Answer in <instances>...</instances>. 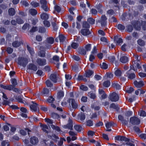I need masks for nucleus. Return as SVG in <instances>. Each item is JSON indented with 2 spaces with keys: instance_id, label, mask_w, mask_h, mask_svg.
I'll list each match as a JSON object with an SVG mask.
<instances>
[{
  "instance_id": "f257e3e1",
  "label": "nucleus",
  "mask_w": 146,
  "mask_h": 146,
  "mask_svg": "<svg viewBox=\"0 0 146 146\" xmlns=\"http://www.w3.org/2000/svg\"><path fill=\"white\" fill-rule=\"evenodd\" d=\"M27 59L25 58L19 57L18 59L17 63L19 65L25 67L28 63Z\"/></svg>"
},
{
  "instance_id": "f03ea898",
  "label": "nucleus",
  "mask_w": 146,
  "mask_h": 146,
  "mask_svg": "<svg viewBox=\"0 0 146 146\" xmlns=\"http://www.w3.org/2000/svg\"><path fill=\"white\" fill-rule=\"evenodd\" d=\"M108 98L112 102H116L119 100V97L117 93L113 92L110 94Z\"/></svg>"
},
{
  "instance_id": "7ed1b4c3",
  "label": "nucleus",
  "mask_w": 146,
  "mask_h": 146,
  "mask_svg": "<svg viewBox=\"0 0 146 146\" xmlns=\"http://www.w3.org/2000/svg\"><path fill=\"white\" fill-rule=\"evenodd\" d=\"M130 122L132 125H137L140 123V120L136 117H131L130 119Z\"/></svg>"
},
{
  "instance_id": "20e7f679",
  "label": "nucleus",
  "mask_w": 146,
  "mask_h": 146,
  "mask_svg": "<svg viewBox=\"0 0 146 146\" xmlns=\"http://www.w3.org/2000/svg\"><path fill=\"white\" fill-rule=\"evenodd\" d=\"M73 121L70 118H69L68 121V123L66 125H64L63 127L65 129H68L70 130L73 129Z\"/></svg>"
},
{
  "instance_id": "39448f33",
  "label": "nucleus",
  "mask_w": 146,
  "mask_h": 146,
  "mask_svg": "<svg viewBox=\"0 0 146 146\" xmlns=\"http://www.w3.org/2000/svg\"><path fill=\"white\" fill-rule=\"evenodd\" d=\"M36 62L37 64L40 66H43L46 64V60L45 59L38 58Z\"/></svg>"
},
{
  "instance_id": "423d86ee",
  "label": "nucleus",
  "mask_w": 146,
  "mask_h": 146,
  "mask_svg": "<svg viewBox=\"0 0 146 146\" xmlns=\"http://www.w3.org/2000/svg\"><path fill=\"white\" fill-rule=\"evenodd\" d=\"M107 18L105 15H102L101 17V19L98 21L99 23H100L101 26H105L107 23Z\"/></svg>"
},
{
  "instance_id": "0eeeda50",
  "label": "nucleus",
  "mask_w": 146,
  "mask_h": 146,
  "mask_svg": "<svg viewBox=\"0 0 146 146\" xmlns=\"http://www.w3.org/2000/svg\"><path fill=\"white\" fill-rule=\"evenodd\" d=\"M140 62H135V61H133V65L130 66L131 69L135 71L134 66L137 67L138 69H141V66L140 65Z\"/></svg>"
},
{
  "instance_id": "6e6552de",
  "label": "nucleus",
  "mask_w": 146,
  "mask_h": 146,
  "mask_svg": "<svg viewBox=\"0 0 146 146\" xmlns=\"http://www.w3.org/2000/svg\"><path fill=\"white\" fill-rule=\"evenodd\" d=\"M28 69L27 70V71L28 70H31L35 71H36L37 70V67L36 65L33 63L29 64L27 66Z\"/></svg>"
},
{
  "instance_id": "1a4fd4ad",
  "label": "nucleus",
  "mask_w": 146,
  "mask_h": 146,
  "mask_svg": "<svg viewBox=\"0 0 146 146\" xmlns=\"http://www.w3.org/2000/svg\"><path fill=\"white\" fill-rule=\"evenodd\" d=\"M40 3L41 5V7L45 11H48V8L46 6L47 2L45 0H41Z\"/></svg>"
},
{
  "instance_id": "9d476101",
  "label": "nucleus",
  "mask_w": 146,
  "mask_h": 146,
  "mask_svg": "<svg viewBox=\"0 0 146 146\" xmlns=\"http://www.w3.org/2000/svg\"><path fill=\"white\" fill-rule=\"evenodd\" d=\"M86 116L85 114L82 112H81L78 115V119L81 123L83 122Z\"/></svg>"
},
{
  "instance_id": "9b49d317",
  "label": "nucleus",
  "mask_w": 146,
  "mask_h": 146,
  "mask_svg": "<svg viewBox=\"0 0 146 146\" xmlns=\"http://www.w3.org/2000/svg\"><path fill=\"white\" fill-rule=\"evenodd\" d=\"M132 24L135 29L137 30H140L141 29L140 22L139 21H133Z\"/></svg>"
},
{
  "instance_id": "f8f14e48",
  "label": "nucleus",
  "mask_w": 146,
  "mask_h": 146,
  "mask_svg": "<svg viewBox=\"0 0 146 146\" xmlns=\"http://www.w3.org/2000/svg\"><path fill=\"white\" fill-rule=\"evenodd\" d=\"M67 102L70 104L71 103V105L73 109H76L78 107L77 104L75 102V100L73 99H69L67 100Z\"/></svg>"
},
{
  "instance_id": "ddd939ff",
  "label": "nucleus",
  "mask_w": 146,
  "mask_h": 146,
  "mask_svg": "<svg viewBox=\"0 0 146 146\" xmlns=\"http://www.w3.org/2000/svg\"><path fill=\"white\" fill-rule=\"evenodd\" d=\"M58 77L55 73L51 74L50 76V78L53 82H57Z\"/></svg>"
},
{
  "instance_id": "4468645a",
  "label": "nucleus",
  "mask_w": 146,
  "mask_h": 146,
  "mask_svg": "<svg viewBox=\"0 0 146 146\" xmlns=\"http://www.w3.org/2000/svg\"><path fill=\"white\" fill-rule=\"evenodd\" d=\"M125 76L128 77V78L130 79H133L135 77V75L134 73L130 72V70L127 72Z\"/></svg>"
},
{
  "instance_id": "2eb2a0df",
  "label": "nucleus",
  "mask_w": 146,
  "mask_h": 146,
  "mask_svg": "<svg viewBox=\"0 0 146 146\" xmlns=\"http://www.w3.org/2000/svg\"><path fill=\"white\" fill-rule=\"evenodd\" d=\"M0 87L4 89H6L9 90H12L14 88L12 85H11L5 86L2 84H0Z\"/></svg>"
},
{
  "instance_id": "dca6fc26",
  "label": "nucleus",
  "mask_w": 146,
  "mask_h": 146,
  "mask_svg": "<svg viewBox=\"0 0 146 146\" xmlns=\"http://www.w3.org/2000/svg\"><path fill=\"white\" fill-rule=\"evenodd\" d=\"M134 85L138 88H140L142 87L144 85L143 82L142 81H140L138 82L135 80L134 82Z\"/></svg>"
},
{
  "instance_id": "f3484780",
  "label": "nucleus",
  "mask_w": 146,
  "mask_h": 146,
  "mask_svg": "<svg viewBox=\"0 0 146 146\" xmlns=\"http://www.w3.org/2000/svg\"><path fill=\"white\" fill-rule=\"evenodd\" d=\"M38 138L35 136L33 137L30 138V142L33 145H36L38 142Z\"/></svg>"
},
{
  "instance_id": "a211bd4d",
  "label": "nucleus",
  "mask_w": 146,
  "mask_h": 146,
  "mask_svg": "<svg viewBox=\"0 0 146 146\" xmlns=\"http://www.w3.org/2000/svg\"><path fill=\"white\" fill-rule=\"evenodd\" d=\"M80 32L82 35L84 36H87L91 33L89 30L87 29H82L81 30Z\"/></svg>"
},
{
  "instance_id": "6ab92c4d",
  "label": "nucleus",
  "mask_w": 146,
  "mask_h": 146,
  "mask_svg": "<svg viewBox=\"0 0 146 146\" xmlns=\"http://www.w3.org/2000/svg\"><path fill=\"white\" fill-rule=\"evenodd\" d=\"M22 43V42L21 41L15 40L12 43V45L13 47L17 48L20 46Z\"/></svg>"
},
{
  "instance_id": "aec40b11",
  "label": "nucleus",
  "mask_w": 146,
  "mask_h": 146,
  "mask_svg": "<svg viewBox=\"0 0 146 146\" xmlns=\"http://www.w3.org/2000/svg\"><path fill=\"white\" fill-rule=\"evenodd\" d=\"M53 21L52 22V24L53 27V30L55 31H56L58 29V27L56 24V18H53Z\"/></svg>"
},
{
  "instance_id": "412c9836",
  "label": "nucleus",
  "mask_w": 146,
  "mask_h": 146,
  "mask_svg": "<svg viewBox=\"0 0 146 146\" xmlns=\"http://www.w3.org/2000/svg\"><path fill=\"white\" fill-rule=\"evenodd\" d=\"M33 104L30 106V108L31 110L34 111H37V106L38 104L34 102H32Z\"/></svg>"
},
{
  "instance_id": "4be33fe9",
  "label": "nucleus",
  "mask_w": 146,
  "mask_h": 146,
  "mask_svg": "<svg viewBox=\"0 0 146 146\" xmlns=\"http://www.w3.org/2000/svg\"><path fill=\"white\" fill-rule=\"evenodd\" d=\"M114 40L115 42H116L118 44H119L123 42L122 39L119 38L118 36H115L114 37Z\"/></svg>"
},
{
  "instance_id": "5701e85b",
  "label": "nucleus",
  "mask_w": 146,
  "mask_h": 146,
  "mask_svg": "<svg viewBox=\"0 0 146 146\" xmlns=\"http://www.w3.org/2000/svg\"><path fill=\"white\" fill-rule=\"evenodd\" d=\"M50 138L52 139L55 143H56L59 139V138L58 136L55 134H53L52 136H50Z\"/></svg>"
},
{
  "instance_id": "b1692460",
  "label": "nucleus",
  "mask_w": 146,
  "mask_h": 146,
  "mask_svg": "<svg viewBox=\"0 0 146 146\" xmlns=\"http://www.w3.org/2000/svg\"><path fill=\"white\" fill-rule=\"evenodd\" d=\"M9 14V15L13 16L15 13V11L14 8H11L8 10Z\"/></svg>"
},
{
  "instance_id": "393cba45",
  "label": "nucleus",
  "mask_w": 146,
  "mask_h": 146,
  "mask_svg": "<svg viewBox=\"0 0 146 146\" xmlns=\"http://www.w3.org/2000/svg\"><path fill=\"white\" fill-rule=\"evenodd\" d=\"M74 128L76 131L79 132H81L83 129L82 126L79 125H74Z\"/></svg>"
},
{
  "instance_id": "a878e982",
  "label": "nucleus",
  "mask_w": 146,
  "mask_h": 146,
  "mask_svg": "<svg viewBox=\"0 0 146 146\" xmlns=\"http://www.w3.org/2000/svg\"><path fill=\"white\" fill-rule=\"evenodd\" d=\"M40 18L44 20H46L49 18V16L48 14L45 13H43L40 15Z\"/></svg>"
},
{
  "instance_id": "bb28decb",
  "label": "nucleus",
  "mask_w": 146,
  "mask_h": 146,
  "mask_svg": "<svg viewBox=\"0 0 146 146\" xmlns=\"http://www.w3.org/2000/svg\"><path fill=\"white\" fill-rule=\"evenodd\" d=\"M120 61L122 63H125L128 62V58L126 56H123L120 58Z\"/></svg>"
},
{
  "instance_id": "cd10ccee",
  "label": "nucleus",
  "mask_w": 146,
  "mask_h": 146,
  "mask_svg": "<svg viewBox=\"0 0 146 146\" xmlns=\"http://www.w3.org/2000/svg\"><path fill=\"white\" fill-rule=\"evenodd\" d=\"M45 41L47 42V43L52 44L54 43V39L52 37H50L47 38Z\"/></svg>"
},
{
  "instance_id": "c85d7f7f",
  "label": "nucleus",
  "mask_w": 146,
  "mask_h": 146,
  "mask_svg": "<svg viewBox=\"0 0 146 146\" xmlns=\"http://www.w3.org/2000/svg\"><path fill=\"white\" fill-rule=\"evenodd\" d=\"M108 58L111 62L112 63L115 62V64L117 63V61L115 60V57L114 56H110L108 57Z\"/></svg>"
},
{
  "instance_id": "c756f323",
  "label": "nucleus",
  "mask_w": 146,
  "mask_h": 146,
  "mask_svg": "<svg viewBox=\"0 0 146 146\" xmlns=\"http://www.w3.org/2000/svg\"><path fill=\"white\" fill-rule=\"evenodd\" d=\"M122 74V72L119 69H117L115 72V75L117 77H120Z\"/></svg>"
},
{
  "instance_id": "7c9ffc66",
  "label": "nucleus",
  "mask_w": 146,
  "mask_h": 146,
  "mask_svg": "<svg viewBox=\"0 0 146 146\" xmlns=\"http://www.w3.org/2000/svg\"><path fill=\"white\" fill-rule=\"evenodd\" d=\"M27 47L28 50L30 54L31 55H33L35 53L33 49L28 44L27 45Z\"/></svg>"
},
{
  "instance_id": "2f4dec72",
  "label": "nucleus",
  "mask_w": 146,
  "mask_h": 146,
  "mask_svg": "<svg viewBox=\"0 0 146 146\" xmlns=\"http://www.w3.org/2000/svg\"><path fill=\"white\" fill-rule=\"evenodd\" d=\"M110 108L115 109L117 111L119 109L118 105L113 103H112L110 105Z\"/></svg>"
},
{
  "instance_id": "473e14b6",
  "label": "nucleus",
  "mask_w": 146,
  "mask_h": 146,
  "mask_svg": "<svg viewBox=\"0 0 146 146\" xmlns=\"http://www.w3.org/2000/svg\"><path fill=\"white\" fill-rule=\"evenodd\" d=\"M29 13L32 15H35L37 13V11L36 9H29Z\"/></svg>"
},
{
  "instance_id": "72a5a7b5",
  "label": "nucleus",
  "mask_w": 146,
  "mask_h": 146,
  "mask_svg": "<svg viewBox=\"0 0 146 146\" xmlns=\"http://www.w3.org/2000/svg\"><path fill=\"white\" fill-rule=\"evenodd\" d=\"M94 73L93 71L89 70L86 71V76L87 77H89Z\"/></svg>"
},
{
  "instance_id": "f704fd0d",
  "label": "nucleus",
  "mask_w": 146,
  "mask_h": 146,
  "mask_svg": "<svg viewBox=\"0 0 146 146\" xmlns=\"http://www.w3.org/2000/svg\"><path fill=\"white\" fill-rule=\"evenodd\" d=\"M41 127H42V129L44 132L47 133H48V131H47V130L48 129V127L47 125H41Z\"/></svg>"
},
{
  "instance_id": "c9c22d12",
  "label": "nucleus",
  "mask_w": 146,
  "mask_h": 146,
  "mask_svg": "<svg viewBox=\"0 0 146 146\" xmlns=\"http://www.w3.org/2000/svg\"><path fill=\"white\" fill-rule=\"evenodd\" d=\"M43 44L44 45L45 48H47V49H50L51 48V44H50L48 43H47V42L45 41L43 42Z\"/></svg>"
},
{
  "instance_id": "e433bc0d",
  "label": "nucleus",
  "mask_w": 146,
  "mask_h": 146,
  "mask_svg": "<svg viewBox=\"0 0 146 146\" xmlns=\"http://www.w3.org/2000/svg\"><path fill=\"white\" fill-rule=\"evenodd\" d=\"M114 124V123L113 122H108L106 124V126L107 129L113 126Z\"/></svg>"
},
{
  "instance_id": "4c0bfd02",
  "label": "nucleus",
  "mask_w": 146,
  "mask_h": 146,
  "mask_svg": "<svg viewBox=\"0 0 146 146\" xmlns=\"http://www.w3.org/2000/svg\"><path fill=\"white\" fill-rule=\"evenodd\" d=\"M16 21L17 23L19 24H21L23 23H24L23 21L19 17L16 18Z\"/></svg>"
},
{
  "instance_id": "58836bf2",
  "label": "nucleus",
  "mask_w": 146,
  "mask_h": 146,
  "mask_svg": "<svg viewBox=\"0 0 146 146\" xmlns=\"http://www.w3.org/2000/svg\"><path fill=\"white\" fill-rule=\"evenodd\" d=\"M88 95L91 98L95 99L96 98V94L93 92H89Z\"/></svg>"
},
{
  "instance_id": "ea45409f",
  "label": "nucleus",
  "mask_w": 146,
  "mask_h": 146,
  "mask_svg": "<svg viewBox=\"0 0 146 146\" xmlns=\"http://www.w3.org/2000/svg\"><path fill=\"white\" fill-rule=\"evenodd\" d=\"M51 127L53 129L55 130L58 132L60 131V129L58 126H55L54 125H51Z\"/></svg>"
},
{
  "instance_id": "a19ab883",
  "label": "nucleus",
  "mask_w": 146,
  "mask_h": 146,
  "mask_svg": "<svg viewBox=\"0 0 146 146\" xmlns=\"http://www.w3.org/2000/svg\"><path fill=\"white\" fill-rule=\"evenodd\" d=\"M86 50L83 48H80L78 50V52L80 54L84 55L86 54Z\"/></svg>"
},
{
  "instance_id": "79ce46f5",
  "label": "nucleus",
  "mask_w": 146,
  "mask_h": 146,
  "mask_svg": "<svg viewBox=\"0 0 146 146\" xmlns=\"http://www.w3.org/2000/svg\"><path fill=\"white\" fill-rule=\"evenodd\" d=\"M29 25L28 23H25L22 27V29L24 30H28L29 28Z\"/></svg>"
},
{
  "instance_id": "37998d69",
  "label": "nucleus",
  "mask_w": 146,
  "mask_h": 146,
  "mask_svg": "<svg viewBox=\"0 0 146 146\" xmlns=\"http://www.w3.org/2000/svg\"><path fill=\"white\" fill-rule=\"evenodd\" d=\"M64 96V93L62 91H60L57 93V97L58 98H60Z\"/></svg>"
},
{
  "instance_id": "c03bdc74",
  "label": "nucleus",
  "mask_w": 146,
  "mask_h": 146,
  "mask_svg": "<svg viewBox=\"0 0 146 146\" xmlns=\"http://www.w3.org/2000/svg\"><path fill=\"white\" fill-rule=\"evenodd\" d=\"M59 38L60 42H62L64 41L65 38L64 35L61 34L59 35Z\"/></svg>"
},
{
  "instance_id": "a18cd8bd",
  "label": "nucleus",
  "mask_w": 146,
  "mask_h": 146,
  "mask_svg": "<svg viewBox=\"0 0 146 146\" xmlns=\"http://www.w3.org/2000/svg\"><path fill=\"white\" fill-rule=\"evenodd\" d=\"M138 44L141 46H143L145 44V42L144 40H142L141 39H139L137 41Z\"/></svg>"
},
{
  "instance_id": "49530a36",
  "label": "nucleus",
  "mask_w": 146,
  "mask_h": 146,
  "mask_svg": "<svg viewBox=\"0 0 146 146\" xmlns=\"http://www.w3.org/2000/svg\"><path fill=\"white\" fill-rule=\"evenodd\" d=\"M100 66L101 68L104 69H106L108 68V65L105 62H103L102 64H101Z\"/></svg>"
},
{
  "instance_id": "de8ad7c7",
  "label": "nucleus",
  "mask_w": 146,
  "mask_h": 146,
  "mask_svg": "<svg viewBox=\"0 0 146 146\" xmlns=\"http://www.w3.org/2000/svg\"><path fill=\"white\" fill-rule=\"evenodd\" d=\"M15 98L19 102L24 103L23 100L20 96H16Z\"/></svg>"
},
{
  "instance_id": "09e8293b",
  "label": "nucleus",
  "mask_w": 146,
  "mask_h": 146,
  "mask_svg": "<svg viewBox=\"0 0 146 146\" xmlns=\"http://www.w3.org/2000/svg\"><path fill=\"white\" fill-rule=\"evenodd\" d=\"M49 91L48 89L46 88H44L42 91V94L45 95H46L48 94Z\"/></svg>"
},
{
  "instance_id": "8fccbe9b",
  "label": "nucleus",
  "mask_w": 146,
  "mask_h": 146,
  "mask_svg": "<svg viewBox=\"0 0 146 146\" xmlns=\"http://www.w3.org/2000/svg\"><path fill=\"white\" fill-rule=\"evenodd\" d=\"M45 52L41 50L38 53V55L41 57H44L45 55Z\"/></svg>"
},
{
  "instance_id": "3c124183",
  "label": "nucleus",
  "mask_w": 146,
  "mask_h": 146,
  "mask_svg": "<svg viewBox=\"0 0 146 146\" xmlns=\"http://www.w3.org/2000/svg\"><path fill=\"white\" fill-rule=\"evenodd\" d=\"M110 84V83L109 80H106L103 83V86L106 87H108Z\"/></svg>"
},
{
  "instance_id": "603ef678",
  "label": "nucleus",
  "mask_w": 146,
  "mask_h": 146,
  "mask_svg": "<svg viewBox=\"0 0 146 146\" xmlns=\"http://www.w3.org/2000/svg\"><path fill=\"white\" fill-rule=\"evenodd\" d=\"M112 86L117 90L119 89L120 88V85L117 83H113L112 84Z\"/></svg>"
},
{
  "instance_id": "864d4df0",
  "label": "nucleus",
  "mask_w": 146,
  "mask_h": 146,
  "mask_svg": "<svg viewBox=\"0 0 146 146\" xmlns=\"http://www.w3.org/2000/svg\"><path fill=\"white\" fill-rule=\"evenodd\" d=\"M31 4L33 7H36L39 6V4L38 3L34 1L31 2Z\"/></svg>"
},
{
  "instance_id": "5fc2aeb1",
  "label": "nucleus",
  "mask_w": 146,
  "mask_h": 146,
  "mask_svg": "<svg viewBox=\"0 0 146 146\" xmlns=\"http://www.w3.org/2000/svg\"><path fill=\"white\" fill-rule=\"evenodd\" d=\"M93 121L91 120H88L86 121V125L88 126H91L93 125Z\"/></svg>"
},
{
  "instance_id": "6e6d98bb",
  "label": "nucleus",
  "mask_w": 146,
  "mask_h": 146,
  "mask_svg": "<svg viewBox=\"0 0 146 146\" xmlns=\"http://www.w3.org/2000/svg\"><path fill=\"white\" fill-rule=\"evenodd\" d=\"M91 48V45L90 44H88L85 46V48L86 51H90Z\"/></svg>"
},
{
  "instance_id": "4d7b16f0",
  "label": "nucleus",
  "mask_w": 146,
  "mask_h": 146,
  "mask_svg": "<svg viewBox=\"0 0 146 146\" xmlns=\"http://www.w3.org/2000/svg\"><path fill=\"white\" fill-rule=\"evenodd\" d=\"M47 86L48 87H51L53 86V84L52 83L51 81L48 80H47L45 82Z\"/></svg>"
},
{
  "instance_id": "13d9d810",
  "label": "nucleus",
  "mask_w": 146,
  "mask_h": 146,
  "mask_svg": "<svg viewBox=\"0 0 146 146\" xmlns=\"http://www.w3.org/2000/svg\"><path fill=\"white\" fill-rule=\"evenodd\" d=\"M2 146H9V143L8 141H4L1 143Z\"/></svg>"
},
{
  "instance_id": "bf43d9fd",
  "label": "nucleus",
  "mask_w": 146,
  "mask_h": 146,
  "mask_svg": "<svg viewBox=\"0 0 146 146\" xmlns=\"http://www.w3.org/2000/svg\"><path fill=\"white\" fill-rule=\"evenodd\" d=\"M44 25L47 27H49L50 26V22L47 20H44L43 22Z\"/></svg>"
},
{
  "instance_id": "052dcab7",
  "label": "nucleus",
  "mask_w": 146,
  "mask_h": 146,
  "mask_svg": "<svg viewBox=\"0 0 146 146\" xmlns=\"http://www.w3.org/2000/svg\"><path fill=\"white\" fill-rule=\"evenodd\" d=\"M12 84L13 87H15V86L17 84L16 79L15 78H12L11 79Z\"/></svg>"
},
{
  "instance_id": "680f3d73",
  "label": "nucleus",
  "mask_w": 146,
  "mask_h": 146,
  "mask_svg": "<svg viewBox=\"0 0 146 146\" xmlns=\"http://www.w3.org/2000/svg\"><path fill=\"white\" fill-rule=\"evenodd\" d=\"M129 139L123 136H120V141H129Z\"/></svg>"
},
{
  "instance_id": "e2e57ef3",
  "label": "nucleus",
  "mask_w": 146,
  "mask_h": 146,
  "mask_svg": "<svg viewBox=\"0 0 146 146\" xmlns=\"http://www.w3.org/2000/svg\"><path fill=\"white\" fill-rule=\"evenodd\" d=\"M46 31V29L44 27H40L38 31L39 33H43L45 32Z\"/></svg>"
},
{
  "instance_id": "0e129e2a",
  "label": "nucleus",
  "mask_w": 146,
  "mask_h": 146,
  "mask_svg": "<svg viewBox=\"0 0 146 146\" xmlns=\"http://www.w3.org/2000/svg\"><path fill=\"white\" fill-rule=\"evenodd\" d=\"M78 44L76 42H73L71 44V47L74 49H76L78 46Z\"/></svg>"
},
{
  "instance_id": "69168bd1",
  "label": "nucleus",
  "mask_w": 146,
  "mask_h": 146,
  "mask_svg": "<svg viewBox=\"0 0 146 146\" xmlns=\"http://www.w3.org/2000/svg\"><path fill=\"white\" fill-rule=\"evenodd\" d=\"M82 26L84 28H89L90 27V25L87 22L85 21L83 22Z\"/></svg>"
},
{
  "instance_id": "338daca9",
  "label": "nucleus",
  "mask_w": 146,
  "mask_h": 146,
  "mask_svg": "<svg viewBox=\"0 0 146 146\" xmlns=\"http://www.w3.org/2000/svg\"><path fill=\"white\" fill-rule=\"evenodd\" d=\"M105 76L107 78H111L113 77V74L111 73H107L106 74Z\"/></svg>"
},
{
  "instance_id": "774afa93",
  "label": "nucleus",
  "mask_w": 146,
  "mask_h": 146,
  "mask_svg": "<svg viewBox=\"0 0 146 146\" xmlns=\"http://www.w3.org/2000/svg\"><path fill=\"white\" fill-rule=\"evenodd\" d=\"M117 28L121 30H123L125 29V27L123 25L119 24L117 25Z\"/></svg>"
}]
</instances>
